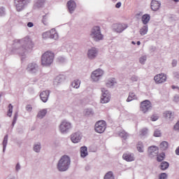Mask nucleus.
I'll return each instance as SVG.
<instances>
[{
  "label": "nucleus",
  "mask_w": 179,
  "mask_h": 179,
  "mask_svg": "<svg viewBox=\"0 0 179 179\" xmlns=\"http://www.w3.org/2000/svg\"><path fill=\"white\" fill-rule=\"evenodd\" d=\"M69 164H71V159L69 157L64 155L59 161L57 169L59 171H66L69 169Z\"/></svg>",
  "instance_id": "1"
},
{
  "label": "nucleus",
  "mask_w": 179,
  "mask_h": 179,
  "mask_svg": "<svg viewBox=\"0 0 179 179\" xmlns=\"http://www.w3.org/2000/svg\"><path fill=\"white\" fill-rule=\"evenodd\" d=\"M54 53L50 51L45 52L41 58V64L43 66H50L54 62Z\"/></svg>",
  "instance_id": "2"
},
{
  "label": "nucleus",
  "mask_w": 179,
  "mask_h": 179,
  "mask_svg": "<svg viewBox=\"0 0 179 179\" xmlns=\"http://www.w3.org/2000/svg\"><path fill=\"white\" fill-rule=\"evenodd\" d=\"M19 43L22 45L20 50V51H22V52H26V51H29L33 48V42L29 37H25L23 39L20 40Z\"/></svg>",
  "instance_id": "3"
},
{
  "label": "nucleus",
  "mask_w": 179,
  "mask_h": 179,
  "mask_svg": "<svg viewBox=\"0 0 179 179\" xmlns=\"http://www.w3.org/2000/svg\"><path fill=\"white\" fill-rule=\"evenodd\" d=\"M90 36L94 41H100L103 39V34L100 30V27H94L91 31Z\"/></svg>",
  "instance_id": "4"
},
{
  "label": "nucleus",
  "mask_w": 179,
  "mask_h": 179,
  "mask_svg": "<svg viewBox=\"0 0 179 179\" xmlns=\"http://www.w3.org/2000/svg\"><path fill=\"white\" fill-rule=\"evenodd\" d=\"M106 128H107V123H106V121L99 120L96 122L94 130L98 134H103V132L106 131Z\"/></svg>",
  "instance_id": "5"
},
{
  "label": "nucleus",
  "mask_w": 179,
  "mask_h": 179,
  "mask_svg": "<svg viewBox=\"0 0 179 179\" xmlns=\"http://www.w3.org/2000/svg\"><path fill=\"white\" fill-rule=\"evenodd\" d=\"M150 108H152V103L150 102V101L145 100L141 103L140 109L141 111H142L144 114H145V113H148V111H149Z\"/></svg>",
  "instance_id": "6"
},
{
  "label": "nucleus",
  "mask_w": 179,
  "mask_h": 179,
  "mask_svg": "<svg viewBox=\"0 0 179 179\" xmlns=\"http://www.w3.org/2000/svg\"><path fill=\"white\" fill-rule=\"evenodd\" d=\"M102 96H101V103L102 104H106L107 103L110 102V100H111V96H110V94L108 93V90H106V89L102 88Z\"/></svg>",
  "instance_id": "7"
},
{
  "label": "nucleus",
  "mask_w": 179,
  "mask_h": 179,
  "mask_svg": "<svg viewBox=\"0 0 179 179\" xmlns=\"http://www.w3.org/2000/svg\"><path fill=\"white\" fill-rule=\"evenodd\" d=\"M30 2V0H15V5L16 7L17 10L20 12L27 3Z\"/></svg>",
  "instance_id": "8"
},
{
  "label": "nucleus",
  "mask_w": 179,
  "mask_h": 179,
  "mask_svg": "<svg viewBox=\"0 0 179 179\" xmlns=\"http://www.w3.org/2000/svg\"><path fill=\"white\" fill-rule=\"evenodd\" d=\"M154 80L158 85H160L161 83H164V82L167 80V76L164 73L157 74L154 77Z\"/></svg>",
  "instance_id": "9"
},
{
  "label": "nucleus",
  "mask_w": 179,
  "mask_h": 179,
  "mask_svg": "<svg viewBox=\"0 0 179 179\" xmlns=\"http://www.w3.org/2000/svg\"><path fill=\"white\" fill-rule=\"evenodd\" d=\"M103 73L104 72L102 70L96 69L92 73L91 78L94 82H97Z\"/></svg>",
  "instance_id": "10"
},
{
  "label": "nucleus",
  "mask_w": 179,
  "mask_h": 179,
  "mask_svg": "<svg viewBox=\"0 0 179 179\" xmlns=\"http://www.w3.org/2000/svg\"><path fill=\"white\" fill-rule=\"evenodd\" d=\"M99 54V50L96 48H92L87 52V57L89 59H94L97 55Z\"/></svg>",
  "instance_id": "11"
},
{
  "label": "nucleus",
  "mask_w": 179,
  "mask_h": 179,
  "mask_svg": "<svg viewBox=\"0 0 179 179\" xmlns=\"http://www.w3.org/2000/svg\"><path fill=\"white\" fill-rule=\"evenodd\" d=\"M159 155V148L157 146H151L148 148L149 157H155Z\"/></svg>",
  "instance_id": "12"
},
{
  "label": "nucleus",
  "mask_w": 179,
  "mask_h": 179,
  "mask_svg": "<svg viewBox=\"0 0 179 179\" xmlns=\"http://www.w3.org/2000/svg\"><path fill=\"white\" fill-rule=\"evenodd\" d=\"M71 123L65 120L61 123L59 127V129L62 134H64V132H66V131H68V129H71Z\"/></svg>",
  "instance_id": "13"
},
{
  "label": "nucleus",
  "mask_w": 179,
  "mask_h": 179,
  "mask_svg": "<svg viewBox=\"0 0 179 179\" xmlns=\"http://www.w3.org/2000/svg\"><path fill=\"white\" fill-rule=\"evenodd\" d=\"M128 27V25L126 24H114V29L117 33H122V31H124L125 29Z\"/></svg>",
  "instance_id": "14"
},
{
  "label": "nucleus",
  "mask_w": 179,
  "mask_h": 179,
  "mask_svg": "<svg viewBox=\"0 0 179 179\" xmlns=\"http://www.w3.org/2000/svg\"><path fill=\"white\" fill-rule=\"evenodd\" d=\"M161 5H162V3H160V2H159V1L152 0L151 6H150L152 10H154L155 12H156V10H159V9H160Z\"/></svg>",
  "instance_id": "15"
},
{
  "label": "nucleus",
  "mask_w": 179,
  "mask_h": 179,
  "mask_svg": "<svg viewBox=\"0 0 179 179\" xmlns=\"http://www.w3.org/2000/svg\"><path fill=\"white\" fill-rule=\"evenodd\" d=\"M71 139L73 143H78L80 142V139H82V136H80V133L77 132V133L73 134L71 135Z\"/></svg>",
  "instance_id": "16"
},
{
  "label": "nucleus",
  "mask_w": 179,
  "mask_h": 179,
  "mask_svg": "<svg viewBox=\"0 0 179 179\" xmlns=\"http://www.w3.org/2000/svg\"><path fill=\"white\" fill-rule=\"evenodd\" d=\"M38 69V66H37V64L31 63L28 65L27 71H28V72H31V73H36Z\"/></svg>",
  "instance_id": "17"
},
{
  "label": "nucleus",
  "mask_w": 179,
  "mask_h": 179,
  "mask_svg": "<svg viewBox=\"0 0 179 179\" xmlns=\"http://www.w3.org/2000/svg\"><path fill=\"white\" fill-rule=\"evenodd\" d=\"M122 158L124 160H126V162H134V160H135L134 154L129 152L123 154Z\"/></svg>",
  "instance_id": "18"
},
{
  "label": "nucleus",
  "mask_w": 179,
  "mask_h": 179,
  "mask_svg": "<svg viewBox=\"0 0 179 179\" xmlns=\"http://www.w3.org/2000/svg\"><path fill=\"white\" fill-rule=\"evenodd\" d=\"M49 96L50 91L48 90L43 91L40 94L41 99L42 100V101H43V103H47Z\"/></svg>",
  "instance_id": "19"
},
{
  "label": "nucleus",
  "mask_w": 179,
  "mask_h": 179,
  "mask_svg": "<svg viewBox=\"0 0 179 179\" xmlns=\"http://www.w3.org/2000/svg\"><path fill=\"white\" fill-rule=\"evenodd\" d=\"M67 6L70 13H72L76 8V3H75L74 1L71 0L67 2Z\"/></svg>",
  "instance_id": "20"
},
{
  "label": "nucleus",
  "mask_w": 179,
  "mask_h": 179,
  "mask_svg": "<svg viewBox=\"0 0 179 179\" xmlns=\"http://www.w3.org/2000/svg\"><path fill=\"white\" fill-rule=\"evenodd\" d=\"M141 20L143 24H148L150 20V15L149 14H145L142 16Z\"/></svg>",
  "instance_id": "21"
},
{
  "label": "nucleus",
  "mask_w": 179,
  "mask_h": 179,
  "mask_svg": "<svg viewBox=\"0 0 179 179\" xmlns=\"http://www.w3.org/2000/svg\"><path fill=\"white\" fill-rule=\"evenodd\" d=\"M87 155V147L83 146L80 148V156L81 157H86Z\"/></svg>",
  "instance_id": "22"
},
{
  "label": "nucleus",
  "mask_w": 179,
  "mask_h": 179,
  "mask_svg": "<svg viewBox=\"0 0 179 179\" xmlns=\"http://www.w3.org/2000/svg\"><path fill=\"white\" fill-rule=\"evenodd\" d=\"M48 32L50 33V38H57V37H58V34H57L55 29H51Z\"/></svg>",
  "instance_id": "23"
},
{
  "label": "nucleus",
  "mask_w": 179,
  "mask_h": 179,
  "mask_svg": "<svg viewBox=\"0 0 179 179\" xmlns=\"http://www.w3.org/2000/svg\"><path fill=\"white\" fill-rule=\"evenodd\" d=\"M136 149L140 153H143V143L139 141L137 143Z\"/></svg>",
  "instance_id": "24"
},
{
  "label": "nucleus",
  "mask_w": 179,
  "mask_h": 179,
  "mask_svg": "<svg viewBox=\"0 0 179 179\" xmlns=\"http://www.w3.org/2000/svg\"><path fill=\"white\" fill-rule=\"evenodd\" d=\"M169 148V143L166 141H162L159 145V148L161 150H166Z\"/></svg>",
  "instance_id": "25"
},
{
  "label": "nucleus",
  "mask_w": 179,
  "mask_h": 179,
  "mask_svg": "<svg viewBox=\"0 0 179 179\" xmlns=\"http://www.w3.org/2000/svg\"><path fill=\"white\" fill-rule=\"evenodd\" d=\"M71 86L75 89H78L79 86H80V81L79 80H75L72 82Z\"/></svg>",
  "instance_id": "26"
},
{
  "label": "nucleus",
  "mask_w": 179,
  "mask_h": 179,
  "mask_svg": "<svg viewBox=\"0 0 179 179\" xmlns=\"http://www.w3.org/2000/svg\"><path fill=\"white\" fill-rule=\"evenodd\" d=\"M148 132H149V130L148 129V128H143L141 130H140L139 135L141 136H146V135H148Z\"/></svg>",
  "instance_id": "27"
},
{
  "label": "nucleus",
  "mask_w": 179,
  "mask_h": 179,
  "mask_svg": "<svg viewBox=\"0 0 179 179\" xmlns=\"http://www.w3.org/2000/svg\"><path fill=\"white\" fill-rule=\"evenodd\" d=\"M45 114H47V110L43 109L42 110L38 112L37 117L38 118H43L45 116Z\"/></svg>",
  "instance_id": "28"
},
{
  "label": "nucleus",
  "mask_w": 179,
  "mask_h": 179,
  "mask_svg": "<svg viewBox=\"0 0 179 179\" xmlns=\"http://www.w3.org/2000/svg\"><path fill=\"white\" fill-rule=\"evenodd\" d=\"M165 157H166V155L164 154V152H162L157 155V160L158 162H163Z\"/></svg>",
  "instance_id": "29"
},
{
  "label": "nucleus",
  "mask_w": 179,
  "mask_h": 179,
  "mask_svg": "<svg viewBox=\"0 0 179 179\" xmlns=\"http://www.w3.org/2000/svg\"><path fill=\"white\" fill-rule=\"evenodd\" d=\"M12 113H13V106H12V104H9L7 113L8 117H12Z\"/></svg>",
  "instance_id": "30"
},
{
  "label": "nucleus",
  "mask_w": 179,
  "mask_h": 179,
  "mask_svg": "<svg viewBox=\"0 0 179 179\" xmlns=\"http://www.w3.org/2000/svg\"><path fill=\"white\" fill-rule=\"evenodd\" d=\"M8 145V135L4 136L3 141V150L5 152V149H6V145Z\"/></svg>",
  "instance_id": "31"
},
{
  "label": "nucleus",
  "mask_w": 179,
  "mask_h": 179,
  "mask_svg": "<svg viewBox=\"0 0 179 179\" xmlns=\"http://www.w3.org/2000/svg\"><path fill=\"white\" fill-rule=\"evenodd\" d=\"M169 162H163L162 163H161V169L167 170V169H169Z\"/></svg>",
  "instance_id": "32"
},
{
  "label": "nucleus",
  "mask_w": 179,
  "mask_h": 179,
  "mask_svg": "<svg viewBox=\"0 0 179 179\" xmlns=\"http://www.w3.org/2000/svg\"><path fill=\"white\" fill-rule=\"evenodd\" d=\"M148 33V26H144L141 30H140V34L141 36H145Z\"/></svg>",
  "instance_id": "33"
},
{
  "label": "nucleus",
  "mask_w": 179,
  "mask_h": 179,
  "mask_svg": "<svg viewBox=\"0 0 179 179\" xmlns=\"http://www.w3.org/2000/svg\"><path fill=\"white\" fill-rule=\"evenodd\" d=\"M104 179H114V176L113 175V172L111 171L108 172L106 174Z\"/></svg>",
  "instance_id": "34"
},
{
  "label": "nucleus",
  "mask_w": 179,
  "mask_h": 179,
  "mask_svg": "<svg viewBox=\"0 0 179 179\" xmlns=\"http://www.w3.org/2000/svg\"><path fill=\"white\" fill-rule=\"evenodd\" d=\"M115 83V80L114 79L109 80L106 83V86H107V87H111V86H114Z\"/></svg>",
  "instance_id": "35"
},
{
  "label": "nucleus",
  "mask_w": 179,
  "mask_h": 179,
  "mask_svg": "<svg viewBox=\"0 0 179 179\" xmlns=\"http://www.w3.org/2000/svg\"><path fill=\"white\" fill-rule=\"evenodd\" d=\"M48 19H49V17H48V16L47 15H44L43 17L42 22H43V24H45V25L48 24Z\"/></svg>",
  "instance_id": "36"
},
{
  "label": "nucleus",
  "mask_w": 179,
  "mask_h": 179,
  "mask_svg": "<svg viewBox=\"0 0 179 179\" xmlns=\"http://www.w3.org/2000/svg\"><path fill=\"white\" fill-rule=\"evenodd\" d=\"M164 117L166 118H172L173 117V113L170 111H166L164 113Z\"/></svg>",
  "instance_id": "37"
},
{
  "label": "nucleus",
  "mask_w": 179,
  "mask_h": 179,
  "mask_svg": "<svg viewBox=\"0 0 179 179\" xmlns=\"http://www.w3.org/2000/svg\"><path fill=\"white\" fill-rule=\"evenodd\" d=\"M154 136L157 138L162 136V132L159 130H155L154 133Z\"/></svg>",
  "instance_id": "38"
},
{
  "label": "nucleus",
  "mask_w": 179,
  "mask_h": 179,
  "mask_svg": "<svg viewBox=\"0 0 179 179\" xmlns=\"http://www.w3.org/2000/svg\"><path fill=\"white\" fill-rule=\"evenodd\" d=\"M44 2H45V0H38V1L36 2V5L38 8H40V6L43 5Z\"/></svg>",
  "instance_id": "39"
},
{
  "label": "nucleus",
  "mask_w": 179,
  "mask_h": 179,
  "mask_svg": "<svg viewBox=\"0 0 179 179\" xmlns=\"http://www.w3.org/2000/svg\"><path fill=\"white\" fill-rule=\"evenodd\" d=\"M43 38H50V32L46 31L43 34Z\"/></svg>",
  "instance_id": "40"
},
{
  "label": "nucleus",
  "mask_w": 179,
  "mask_h": 179,
  "mask_svg": "<svg viewBox=\"0 0 179 179\" xmlns=\"http://www.w3.org/2000/svg\"><path fill=\"white\" fill-rule=\"evenodd\" d=\"M40 149H41L40 145H35L34 147V152H40Z\"/></svg>",
  "instance_id": "41"
},
{
  "label": "nucleus",
  "mask_w": 179,
  "mask_h": 179,
  "mask_svg": "<svg viewBox=\"0 0 179 179\" xmlns=\"http://www.w3.org/2000/svg\"><path fill=\"white\" fill-rule=\"evenodd\" d=\"M16 121H17V113H15L13 121V125H15L16 124Z\"/></svg>",
  "instance_id": "42"
},
{
  "label": "nucleus",
  "mask_w": 179,
  "mask_h": 179,
  "mask_svg": "<svg viewBox=\"0 0 179 179\" xmlns=\"http://www.w3.org/2000/svg\"><path fill=\"white\" fill-rule=\"evenodd\" d=\"M167 178V174L166 173H162L159 175V179H166Z\"/></svg>",
  "instance_id": "43"
},
{
  "label": "nucleus",
  "mask_w": 179,
  "mask_h": 179,
  "mask_svg": "<svg viewBox=\"0 0 179 179\" xmlns=\"http://www.w3.org/2000/svg\"><path fill=\"white\" fill-rule=\"evenodd\" d=\"M120 135L122 136V138H124V139H127V138H128V134L125 131H122Z\"/></svg>",
  "instance_id": "44"
},
{
  "label": "nucleus",
  "mask_w": 179,
  "mask_h": 179,
  "mask_svg": "<svg viewBox=\"0 0 179 179\" xmlns=\"http://www.w3.org/2000/svg\"><path fill=\"white\" fill-rule=\"evenodd\" d=\"M145 61H146V57L145 56H143L140 58V63L141 64H145Z\"/></svg>",
  "instance_id": "45"
},
{
  "label": "nucleus",
  "mask_w": 179,
  "mask_h": 179,
  "mask_svg": "<svg viewBox=\"0 0 179 179\" xmlns=\"http://www.w3.org/2000/svg\"><path fill=\"white\" fill-rule=\"evenodd\" d=\"M26 110H27V111H29L30 113V111H31V110H33V108L31 107V106L28 105L26 106Z\"/></svg>",
  "instance_id": "46"
},
{
  "label": "nucleus",
  "mask_w": 179,
  "mask_h": 179,
  "mask_svg": "<svg viewBox=\"0 0 179 179\" xmlns=\"http://www.w3.org/2000/svg\"><path fill=\"white\" fill-rule=\"evenodd\" d=\"M174 129L176 131H179V121L175 124Z\"/></svg>",
  "instance_id": "47"
},
{
  "label": "nucleus",
  "mask_w": 179,
  "mask_h": 179,
  "mask_svg": "<svg viewBox=\"0 0 179 179\" xmlns=\"http://www.w3.org/2000/svg\"><path fill=\"white\" fill-rule=\"evenodd\" d=\"M134 99H136V98L129 95V96H128V98L127 99V101H132V100H134Z\"/></svg>",
  "instance_id": "48"
},
{
  "label": "nucleus",
  "mask_w": 179,
  "mask_h": 179,
  "mask_svg": "<svg viewBox=\"0 0 179 179\" xmlns=\"http://www.w3.org/2000/svg\"><path fill=\"white\" fill-rule=\"evenodd\" d=\"M134 99H136V98L129 95V96H128V98L127 99V101H132V100H134Z\"/></svg>",
  "instance_id": "49"
},
{
  "label": "nucleus",
  "mask_w": 179,
  "mask_h": 179,
  "mask_svg": "<svg viewBox=\"0 0 179 179\" xmlns=\"http://www.w3.org/2000/svg\"><path fill=\"white\" fill-rule=\"evenodd\" d=\"M151 120L152 121H157V120H159V117L157 116L153 115L151 117Z\"/></svg>",
  "instance_id": "50"
},
{
  "label": "nucleus",
  "mask_w": 179,
  "mask_h": 179,
  "mask_svg": "<svg viewBox=\"0 0 179 179\" xmlns=\"http://www.w3.org/2000/svg\"><path fill=\"white\" fill-rule=\"evenodd\" d=\"M121 5H122L121 2H117L115 5V8H121Z\"/></svg>",
  "instance_id": "51"
},
{
  "label": "nucleus",
  "mask_w": 179,
  "mask_h": 179,
  "mask_svg": "<svg viewBox=\"0 0 179 179\" xmlns=\"http://www.w3.org/2000/svg\"><path fill=\"white\" fill-rule=\"evenodd\" d=\"M15 169L17 171H19V170H20V165L19 164H17Z\"/></svg>",
  "instance_id": "52"
},
{
  "label": "nucleus",
  "mask_w": 179,
  "mask_h": 179,
  "mask_svg": "<svg viewBox=\"0 0 179 179\" xmlns=\"http://www.w3.org/2000/svg\"><path fill=\"white\" fill-rule=\"evenodd\" d=\"M129 96H131V97H134L136 99V96H135V93H134V92L129 93Z\"/></svg>",
  "instance_id": "53"
},
{
  "label": "nucleus",
  "mask_w": 179,
  "mask_h": 179,
  "mask_svg": "<svg viewBox=\"0 0 179 179\" xmlns=\"http://www.w3.org/2000/svg\"><path fill=\"white\" fill-rule=\"evenodd\" d=\"M27 26L28 27H33L34 26L33 22H28Z\"/></svg>",
  "instance_id": "54"
},
{
  "label": "nucleus",
  "mask_w": 179,
  "mask_h": 179,
  "mask_svg": "<svg viewBox=\"0 0 179 179\" xmlns=\"http://www.w3.org/2000/svg\"><path fill=\"white\" fill-rule=\"evenodd\" d=\"M176 154L178 155V156H179V146H178V148L176 150Z\"/></svg>",
  "instance_id": "55"
},
{
  "label": "nucleus",
  "mask_w": 179,
  "mask_h": 179,
  "mask_svg": "<svg viewBox=\"0 0 179 179\" xmlns=\"http://www.w3.org/2000/svg\"><path fill=\"white\" fill-rule=\"evenodd\" d=\"M131 80H134V81H136V80H138V78L136 77H132Z\"/></svg>",
  "instance_id": "56"
},
{
  "label": "nucleus",
  "mask_w": 179,
  "mask_h": 179,
  "mask_svg": "<svg viewBox=\"0 0 179 179\" xmlns=\"http://www.w3.org/2000/svg\"><path fill=\"white\" fill-rule=\"evenodd\" d=\"M137 45H141V41H137Z\"/></svg>",
  "instance_id": "57"
},
{
  "label": "nucleus",
  "mask_w": 179,
  "mask_h": 179,
  "mask_svg": "<svg viewBox=\"0 0 179 179\" xmlns=\"http://www.w3.org/2000/svg\"><path fill=\"white\" fill-rule=\"evenodd\" d=\"M174 2H178V0H173Z\"/></svg>",
  "instance_id": "58"
},
{
  "label": "nucleus",
  "mask_w": 179,
  "mask_h": 179,
  "mask_svg": "<svg viewBox=\"0 0 179 179\" xmlns=\"http://www.w3.org/2000/svg\"><path fill=\"white\" fill-rule=\"evenodd\" d=\"M172 89H176V87L174 85H173Z\"/></svg>",
  "instance_id": "59"
},
{
  "label": "nucleus",
  "mask_w": 179,
  "mask_h": 179,
  "mask_svg": "<svg viewBox=\"0 0 179 179\" xmlns=\"http://www.w3.org/2000/svg\"><path fill=\"white\" fill-rule=\"evenodd\" d=\"M131 43H132V44H135V43L134 41H132Z\"/></svg>",
  "instance_id": "60"
},
{
  "label": "nucleus",
  "mask_w": 179,
  "mask_h": 179,
  "mask_svg": "<svg viewBox=\"0 0 179 179\" xmlns=\"http://www.w3.org/2000/svg\"><path fill=\"white\" fill-rule=\"evenodd\" d=\"M0 97H1V95H0Z\"/></svg>",
  "instance_id": "61"
}]
</instances>
